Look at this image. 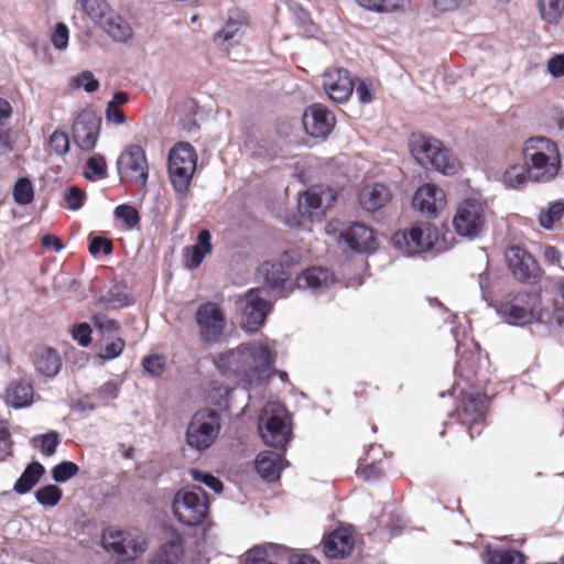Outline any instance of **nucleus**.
<instances>
[{"label": "nucleus", "instance_id": "12", "mask_svg": "<svg viewBox=\"0 0 564 564\" xmlns=\"http://www.w3.org/2000/svg\"><path fill=\"white\" fill-rule=\"evenodd\" d=\"M199 339L207 344L217 343L226 328V315L216 303L206 302L195 313Z\"/></svg>", "mask_w": 564, "mask_h": 564}, {"label": "nucleus", "instance_id": "23", "mask_svg": "<svg viewBox=\"0 0 564 564\" xmlns=\"http://www.w3.org/2000/svg\"><path fill=\"white\" fill-rule=\"evenodd\" d=\"M290 254L285 253L281 262H265L259 270L265 284L279 294H282L284 290H286L285 285L291 275L288 264Z\"/></svg>", "mask_w": 564, "mask_h": 564}, {"label": "nucleus", "instance_id": "29", "mask_svg": "<svg viewBox=\"0 0 564 564\" xmlns=\"http://www.w3.org/2000/svg\"><path fill=\"white\" fill-rule=\"evenodd\" d=\"M33 364L40 375L48 378L55 377L62 367L59 355L50 347L37 348L33 356Z\"/></svg>", "mask_w": 564, "mask_h": 564}, {"label": "nucleus", "instance_id": "34", "mask_svg": "<svg viewBox=\"0 0 564 564\" xmlns=\"http://www.w3.org/2000/svg\"><path fill=\"white\" fill-rule=\"evenodd\" d=\"M75 7L96 24L104 21L112 10L106 0H76Z\"/></svg>", "mask_w": 564, "mask_h": 564}, {"label": "nucleus", "instance_id": "53", "mask_svg": "<svg viewBox=\"0 0 564 564\" xmlns=\"http://www.w3.org/2000/svg\"><path fill=\"white\" fill-rule=\"evenodd\" d=\"M73 84L78 88H84L87 93H93L99 87L98 80L90 72L82 73L79 76L73 79Z\"/></svg>", "mask_w": 564, "mask_h": 564}, {"label": "nucleus", "instance_id": "37", "mask_svg": "<svg viewBox=\"0 0 564 564\" xmlns=\"http://www.w3.org/2000/svg\"><path fill=\"white\" fill-rule=\"evenodd\" d=\"M529 181H531L529 177V169L524 162L523 164L510 165L502 175L503 184L511 188H520Z\"/></svg>", "mask_w": 564, "mask_h": 564}, {"label": "nucleus", "instance_id": "2", "mask_svg": "<svg viewBox=\"0 0 564 564\" xmlns=\"http://www.w3.org/2000/svg\"><path fill=\"white\" fill-rule=\"evenodd\" d=\"M523 162L528 165L532 182L546 183L554 180L562 166L558 147L545 137H533L523 143Z\"/></svg>", "mask_w": 564, "mask_h": 564}, {"label": "nucleus", "instance_id": "15", "mask_svg": "<svg viewBox=\"0 0 564 564\" xmlns=\"http://www.w3.org/2000/svg\"><path fill=\"white\" fill-rule=\"evenodd\" d=\"M336 199V193L327 186L315 185L299 198L300 212L312 220H319Z\"/></svg>", "mask_w": 564, "mask_h": 564}, {"label": "nucleus", "instance_id": "64", "mask_svg": "<svg viewBox=\"0 0 564 564\" xmlns=\"http://www.w3.org/2000/svg\"><path fill=\"white\" fill-rule=\"evenodd\" d=\"M106 118L108 121L117 124H123L126 122V117L122 110L119 107H113L112 105H107Z\"/></svg>", "mask_w": 564, "mask_h": 564}, {"label": "nucleus", "instance_id": "45", "mask_svg": "<svg viewBox=\"0 0 564 564\" xmlns=\"http://www.w3.org/2000/svg\"><path fill=\"white\" fill-rule=\"evenodd\" d=\"M33 185L28 178H20L14 186L13 197L19 205H26L33 199Z\"/></svg>", "mask_w": 564, "mask_h": 564}, {"label": "nucleus", "instance_id": "61", "mask_svg": "<svg viewBox=\"0 0 564 564\" xmlns=\"http://www.w3.org/2000/svg\"><path fill=\"white\" fill-rule=\"evenodd\" d=\"M133 544H135V543L126 541V543L123 544V549H126L127 552H122L121 556H124V557L131 560V558L138 557L139 555L144 553L147 550V546H148L145 535L142 533V543L140 545V550L138 547H133Z\"/></svg>", "mask_w": 564, "mask_h": 564}, {"label": "nucleus", "instance_id": "39", "mask_svg": "<svg viewBox=\"0 0 564 564\" xmlns=\"http://www.w3.org/2000/svg\"><path fill=\"white\" fill-rule=\"evenodd\" d=\"M245 25L241 22L228 20L225 26L215 35V42L217 44L237 43L243 32Z\"/></svg>", "mask_w": 564, "mask_h": 564}, {"label": "nucleus", "instance_id": "51", "mask_svg": "<svg viewBox=\"0 0 564 564\" xmlns=\"http://www.w3.org/2000/svg\"><path fill=\"white\" fill-rule=\"evenodd\" d=\"M124 340L121 338H115L110 343L106 344L99 352L100 358L102 359H115L121 355L124 349Z\"/></svg>", "mask_w": 564, "mask_h": 564}, {"label": "nucleus", "instance_id": "20", "mask_svg": "<svg viewBox=\"0 0 564 564\" xmlns=\"http://www.w3.org/2000/svg\"><path fill=\"white\" fill-rule=\"evenodd\" d=\"M452 334L457 343L456 355L458 357L457 368L460 375H469L475 371L479 361V345L473 338L463 333L460 338L459 328L453 327Z\"/></svg>", "mask_w": 564, "mask_h": 564}, {"label": "nucleus", "instance_id": "27", "mask_svg": "<svg viewBox=\"0 0 564 564\" xmlns=\"http://www.w3.org/2000/svg\"><path fill=\"white\" fill-rule=\"evenodd\" d=\"M354 543L355 541L350 529L339 528L325 539L324 552L326 556L332 558L343 557L350 553Z\"/></svg>", "mask_w": 564, "mask_h": 564}, {"label": "nucleus", "instance_id": "48", "mask_svg": "<svg viewBox=\"0 0 564 564\" xmlns=\"http://www.w3.org/2000/svg\"><path fill=\"white\" fill-rule=\"evenodd\" d=\"M69 137L63 130H55L50 137V145L58 155H64L69 151Z\"/></svg>", "mask_w": 564, "mask_h": 564}, {"label": "nucleus", "instance_id": "28", "mask_svg": "<svg viewBox=\"0 0 564 564\" xmlns=\"http://www.w3.org/2000/svg\"><path fill=\"white\" fill-rule=\"evenodd\" d=\"M212 236L207 229L199 231L194 246L185 247L184 262L188 269H196L200 265L207 254L212 252Z\"/></svg>", "mask_w": 564, "mask_h": 564}, {"label": "nucleus", "instance_id": "11", "mask_svg": "<svg viewBox=\"0 0 564 564\" xmlns=\"http://www.w3.org/2000/svg\"><path fill=\"white\" fill-rule=\"evenodd\" d=\"M325 232L334 236L338 243H346L351 250L368 252L375 250L376 239L371 228L364 224L354 223L345 228H339L338 221H329Z\"/></svg>", "mask_w": 564, "mask_h": 564}, {"label": "nucleus", "instance_id": "7", "mask_svg": "<svg viewBox=\"0 0 564 564\" xmlns=\"http://www.w3.org/2000/svg\"><path fill=\"white\" fill-rule=\"evenodd\" d=\"M259 430L267 445L284 447L292 434L285 408L278 402L267 403L260 416Z\"/></svg>", "mask_w": 564, "mask_h": 564}, {"label": "nucleus", "instance_id": "16", "mask_svg": "<svg viewBox=\"0 0 564 564\" xmlns=\"http://www.w3.org/2000/svg\"><path fill=\"white\" fill-rule=\"evenodd\" d=\"M101 118L93 110L80 111L73 123L72 134L75 144L83 151L95 149L100 133Z\"/></svg>", "mask_w": 564, "mask_h": 564}, {"label": "nucleus", "instance_id": "22", "mask_svg": "<svg viewBox=\"0 0 564 564\" xmlns=\"http://www.w3.org/2000/svg\"><path fill=\"white\" fill-rule=\"evenodd\" d=\"M359 206L369 213L384 207L392 198L391 191L382 183L364 185L358 192Z\"/></svg>", "mask_w": 564, "mask_h": 564}, {"label": "nucleus", "instance_id": "33", "mask_svg": "<svg viewBox=\"0 0 564 564\" xmlns=\"http://www.w3.org/2000/svg\"><path fill=\"white\" fill-rule=\"evenodd\" d=\"M482 561L486 564H523L524 556L516 550H501L487 546L482 553Z\"/></svg>", "mask_w": 564, "mask_h": 564}, {"label": "nucleus", "instance_id": "55", "mask_svg": "<svg viewBox=\"0 0 564 564\" xmlns=\"http://www.w3.org/2000/svg\"><path fill=\"white\" fill-rule=\"evenodd\" d=\"M73 338L83 347H87L91 343V328L87 323H82L73 328Z\"/></svg>", "mask_w": 564, "mask_h": 564}, {"label": "nucleus", "instance_id": "52", "mask_svg": "<svg viewBox=\"0 0 564 564\" xmlns=\"http://www.w3.org/2000/svg\"><path fill=\"white\" fill-rule=\"evenodd\" d=\"M85 193L76 187H69L64 195L67 208L70 210H78L85 202Z\"/></svg>", "mask_w": 564, "mask_h": 564}, {"label": "nucleus", "instance_id": "57", "mask_svg": "<svg viewBox=\"0 0 564 564\" xmlns=\"http://www.w3.org/2000/svg\"><path fill=\"white\" fill-rule=\"evenodd\" d=\"M410 6V0H380L378 12L405 11Z\"/></svg>", "mask_w": 564, "mask_h": 564}, {"label": "nucleus", "instance_id": "44", "mask_svg": "<svg viewBox=\"0 0 564 564\" xmlns=\"http://www.w3.org/2000/svg\"><path fill=\"white\" fill-rule=\"evenodd\" d=\"M188 474L194 481L204 484L206 487L212 489L215 494H220L224 489L223 482L209 473L202 471L196 468H191L188 470Z\"/></svg>", "mask_w": 564, "mask_h": 564}, {"label": "nucleus", "instance_id": "42", "mask_svg": "<svg viewBox=\"0 0 564 564\" xmlns=\"http://www.w3.org/2000/svg\"><path fill=\"white\" fill-rule=\"evenodd\" d=\"M58 443L59 438L56 432H50L32 438L33 446L40 448L45 456H52L56 452Z\"/></svg>", "mask_w": 564, "mask_h": 564}, {"label": "nucleus", "instance_id": "49", "mask_svg": "<svg viewBox=\"0 0 564 564\" xmlns=\"http://www.w3.org/2000/svg\"><path fill=\"white\" fill-rule=\"evenodd\" d=\"M115 215L118 219L122 220L129 229L135 227L140 221L137 209L130 205L118 206L115 209Z\"/></svg>", "mask_w": 564, "mask_h": 564}, {"label": "nucleus", "instance_id": "10", "mask_svg": "<svg viewBox=\"0 0 564 564\" xmlns=\"http://www.w3.org/2000/svg\"><path fill=\"white\" fill-rule=\"evenodd\" d=\"M219 431L220 423L216 411H197L187 426V444L192 448L204 451L213 445L219 434Z\"/></svg>", "mask_w": 564, "mask_h": 564}, {"label": "nucleus", "instance_id": "18", "mask_svg": "<svg viewBox=\"0 0 564 564\" xmlns=\"http://www.w3.org/2000/svg\"><path fill=\"white\" fill-rule=\"evenodd\" d=\"M336 123L334 113L321 104L308 107L303 115V126L313 138H326Z\"/></svg>", "mask_w": 564, "mask_h": 564}, {"label": "nucleus", "instance_id": "40", "mask_svg": "<svg viewBox=\"0 0 564 564\" xmlns=\"http://www.w3.org/2000/svg\"><path fill=\"white\" fill-rule=\"evenodd\" d=\"M541 18L547 23H556L564 12V0H538Z\"/></svg>", "mask_w": 564, "mask_h": 564}, {"label": "nucleus", "instance_id": "9", "mask_svg": "<svg viewBox=\"0 0 564 564\" xmlns=\"http://www.w3.org/2000/svg\"><path fill=\"white\" fill-rule=\"evenodd\" d=\"M438 240V230L430 223H419L392 237L393 246L406 256L431 250Z\"/></svg>", "mask_w": 564, "mask_h": 564}, {"label": "nucleus", "instance_id": "56", "mask_svg": "<svg viewBox=\"0 0 564 564\" xmlns=\"http://www.w3.org/2000/svg\"><path fill=\"white\" fill-rule=\"evenodd\" d=\"M143 368L151 376H160L164 370V360L160 356H149L143 359Z\"/></svg>", "mask_w": 564, "mask_h": 564}, {"label": "nucleus", "instance_id": "13", "mask_svg": "<svg viewBox=\"0 0 564 564\" xmlns=\"http://www.w3.org/2000/svg\"><path fill=\"white\" fill-rule=\"evenodd\" d=\"M263 289H251L240 300L241 326L245 330L253 333L258 330L270 312V303Z\"/></svg>", "mask_w": 564, "mask_h": 564}, {"label": "nucleus", "instance_id": "60", "mask_svg": "<svg viewBox=\"0 0 564 564\" xmlns=\"http://www.w3.org/2000/svg\"><path fill=\"white\" fill-rule=\"evenodd\" d=\"M547 70L554 77L564 76V54L553 56L547 62Z\"/></svg>", "mask_w": 564, "mask_h": 564}, {"label": "nucleus", "instance_id": "8", "mask_svg": "<svg viewBox=\"0 0 564 564\" xmlns=\"http://www.w3.org/2000/svg\"><path fill=\"white\" fill-rule=\"evenodd\" d=\"M455 232L464 238L475 239L484 230L486 225V205L475 197L462 200L453 217Z\"/></svg>", "mask_w": 564, "mask_h": 564}, {"label": "nucleus", "instance_id": "32", "mask_svg": "<svg viewBox=\"0 0 564 564\" xmlns=\"http://www.w3.org/2000/svg\"><path fill=\"white\" fill-rule=\"evenodd\" d=\"M98 25L115 41L122 42L131 37L132 30L129 23L113 10Z\"/></svg>", "mask_w": 564, "mask_h": 564}, {"label": "nucleus", "instance_id": "14", "mask_svg": "<svg viewBox=\"0 0 564 564\" xmlns=\"http://www.w3.org/2000/svg\"><path fill=\"white\" fill-rule=\"evenodd\" d=\"M121 178H129L144 185L148 181L149 167L144 150L140 145L128 147L117 162Z\"/></svg>", "mask_w": 564, "mask_h": 564}, {"label": "nucleus", "instance_id": "59", "mask_svg": "<svg viewBox=\"0 0 564 564\" xmlns=\"http://www.w3.org/2000/svg\"><path fill=\"white\" fill-rule=\"evenodd\" d=\"M356 95L360 102L369 104L373 99V88L372 85L361 80L356 86Z\"/></svg>", "mask_w": 564, "mask_h": 564}, {"label": "nucleus", "instance_id": "24", "mask_svg": "<svg viewBox=\"0 0 564 564\" xmlns=\"http://www.w3.org/2000/svg\"><path fill=\"white\" fill-rule=\"evenodd\" d=\"M150 564H184L183 535L172 530L167 540L161 545Z\"/></svg>", "mask_w": 564, "mask_h": 564}, {"label": "nucleus", "instance_id": "46", "mask_svg": "<svg viewBox=\"0 0 564 564\" xmlns=\"http://www.w3.org/2000/svg\"><path fill=\"white\" fill-rule=\"evenodd\" d=\"M107 174V164L101 155H94L87 161L85 176L89 180L102 178Z\"/></svg>", "mask_w": 564, "mask_h": 564}, {"label": "nucleus", "instance_id": "36", "mask_svg": "<svg viewBox=\"0 0 564 564\" xmlns=\"http://www.w3.org/2000/svg\"><path fill=\"white\" fill-rule=\"evenodd\" d=\"M121 382L117 380H109L101 384L96 392L89 398L93 400L90 409L100 405H107L110 401L117 399L120 391Z\"/></svg>", "mask_w": 564, "mask_h": 564}, {"label": "nucleus", "instance_id": "50", "mask_svg": "<svg viewBox=\"0 0 564 564\" xmlns=\"http://www.w3.org/2000/svg\"><path fill=\"white\" fill-rule=\"evenodd\" d=\"M69 31L65 23L59 22L56 24L55 30L51 36L52 44L57 50H65L68 45Z\"/></svg>", "mask_w": 564, "mask_h": 564}, {"label": "nucleus", "instance_id": "47", "mask_svg": "<svg viewBox=\"0 0 564 564\" xmlns=\"http://www.w3.org/2000/svg\"><path fill=\"white\" fill-rule=\"evenodd\" d=\"M79 468L75 463L63 462L52 470V477L57 482H65L78 473Z\"/></svg>", "mask_w": 564, "mask_h": 564}, {"label": "nucleus", "instance_id": "58", "mask_svg": "<svg viewBox=\"0 0 564 564\" xmlns=\"http://www.w3.org/2000/svg\"><path fill=\"white\" fill-rule=\"evenodd\" d=\"M10 433L7 423L0 420V460L10 455Z\"/></svg>", "mask_w": 564, "mask_h": 564}, {"label": "nucleus", "instance_id": "17", "mask_svg": "<svg viewBox=\"0 0 564 564\" xmlns=\"http://www.w3.org/2000/svg\"><path fill=\"white\" fill-rule=\"evenodd\" d=\"M412 205L422 215L433 218L446 206L444 191L435 184L426 183L420 186L413 196Z\"/></svg>", "mask_w": 564, "mask_h": 564}, {"label": "nucleus", "instance_id": "5", "mask_svg": "<svg viewBox=\"0 0 564 564\" xmlns=\"http://www.w3.org/2000/svg\"><path fill=\"white\" fill-rule=\"evenodd\" d=\"M409 145L413 158L421 166L446 175L456 173V161L440 140L424 134H413Z\"/></svg>", "mask_w": 564, "mask_h": 564}, {"label": "nucleus", "instance_id": "38", "mask_svg": "<svg viewBox=\"0 0 564 564\" xmlns=\"http://www.w3.org/2000/svg\"><path fill=\"white\" fill-rule=\"evenodd\" d=\"M486 411V401L484 397L469 399L464 403L463 422L477 424L482 421Z\"/></svg>", "mask_w": 564, "mask_h": 564}, {"label": "nucleus", "instance_id": "63", "mask_svg": "<svg viewBox=\"0 0 564 564\" xmlns=\"http://www.w3.org/2000/svg\"><path fill=\"white\" fill-rule=\"evenodd\" d=\"M357 474L365 480H375L381 475V470L376 465L359 466Z\"/></svg>", "mask_w": 564, "mask_h": 564}, {"label": "nucleus", "instance_id": "19", "mask_svg": "<svg viewBox=\"0 0 564 564\" xmlns=\"http://www.w3.org/2000/svg\"><path fill=\"white\" fill-rule=\"evenodd\" d=\"M323 88L335 102H345L354 90V82L344 68H329L323 74Z\"/></svg>", "mask_w": 564, "mask_h": 564}, {"label": "nucleus", "instance_id": "25", "mask_svg": "<svg viewBox=\"0 0 564 564\" xmlns=\"http://www.w3.org/2000/svg\"><path fill=\"white\" fill-rule=\"evenodd\" d=\"M126 541L134 542L133 547L140 550L142 532L139 530L120 531L108 529L102 534V545L105 550L120 556L122 552H127V550L123 549Z\"/></svg>", "mask_w": 564, "mask_h": 564}, {"label": "nucleus", "instance_id": "6", "mask_svg": "<svg viewBox=\"0 0 564 564\" xmlns=\"http://www.w3.org/2000/svg\"><path fill=\"white\" fill-rule=\"evenodd\" d=\"M172 511L182 524L199 525L209 512L208 496L197 486H186L174 495Z\"/></svg>", "mask_w": 564, "mask_h": 564}, {"label": "nucleus", "instance_id": "41", "mask_svg": "<svg viewBox=\"0 0 564 564\" xmlns=\"http://www.w3.org/2000/svg\"><path fill=\"white\" fill-rule=\"evenodd\" d=\"M564 214V203L554 202L550 204L546 210L540 213V224L545 229H553L556 223L561 220Z\"/></svg>", "mask_w": 564, "mask_h": 564}, {"label": "nucleus", "instance_id": "31", "mask_svg": "<svg viewBox=\"0 0 564 564\" xmlns=\"http://www.w3.org/2000/svg\"><path fill=\"white\" fill-rule=\"evenodd\" d=\"M283 467L282 456L271 451L260 453L256 459L257 471L269 481L278 479Z\"/></svg>", "mask_w": 564, "mask_h": 564}, {"label": "nucleus", "instance_id": "4", "mask_svg": "<svg viewBox=\"0 0 564 564\" xmlns=\"http://www.w3.org/2000/svg\"><path fill=\"white\" fill-rule=\"evenodd\" d=\"M198 155L194 147L187 142H178L169 154L167 172L175 191L176 199L185 206L186 195L197 166Z\"/></svg>", "mask_w": 564, "mask_h": 564}, {"label": "nucleus", "instance_id": "43", "mask_svg": "<svg viewBox=\"0 0 564 564\" xmlns=\"http://www.w3.org/2000/svg\"><path fill=\"white\" fill-rule=\"evenodd\" d=\"M62 498V490L55 485H47L35 492L36 501L44 507L56 506Z\"/></svg>", "mask_w": 564, "mask_h": 564}, {"label": "nucleus", "instance_id": "30", "mask_svg": "<svg viewBox=\"0 0 564 564\" xmlns=\"http://www.w3.org/2000/svg\"><path fill=\"white\" fill-rule=\"evenodd\" d=\"M33 395L31 383L24 380H14L6 389L4 401L14 409H21L31 405Z\"/></svg>", "mask_w": 564, "mask_h": 564}, {"label": "nucleus", "instance_id": "21", "mask_svg": "<svg viewBox=\"0 0 564 564\" xmlns=\"http://www.w3.org/2000/svg\"><path fill=\"white\" fill-rule=\"evenodd\" d=\"M506 260L513 275L520 281L535 276L538 264L534 258L524 249L513 246L507 249Z\"/></svg>", "mask_w": 564, "mask_h": 564}, {"label": "nucleus", "instance_id": "1", "mask_svg": "<svg viewBox=\"0 0 564 564\" xmlns=\"http://www.w3.org/2000/svg\"><path fill=\"white\" fill-rule=\"evenodd\" d=\"M275 358L274 340H253L224 352L216 359L225 376H232L249 384L260 382L272 368Z\"/></svg>", "mask_w": 564, "mask_h": 564}, {"label": "nucleus", "instance_id": "35", "mask_svg": "<svg viewBox=\"0 0 564 564\" xmlns=\"http://www.w3.org/2000/svg\"><path fill=\"white\" fill-rule=\"evenodd\" d=\"M43 474L44 467L39 462L29 464L15 481L13 490L19 495L29 492L39 482Z\"/></svg>", "mask_w": 564, "mask_h": 564}, {"label": "nucleus", "instance_id": "3", "mask_svg": "<svg viewBox=\"0 0 564 564\" xmlns=\"http://www.w3.org/2000/svg\"><path fill=\"white\" fill-rule=\"evenodd\" d=\"M498 314L511 325H527L536 321L553 325L561 324L560 317H551L541 308V299L535 293L508 294L498 305Z\"/></svg>", "mask_w": 564, "mask_h": 564}, {"label": "nucleus", "instance_id": "26", "mask_svg": "<svg viewBox=\"0 0 564 564\" xmlns=\"http://www.w3.org/2000/svg\"><path fill=\"white\" fill-rule=\"evenodd\" d=\"M335 282V278L327 269L313 267L303 271L296 278L299 289H307L313 292L328 289Z\"/></svg>", "mask_w": 564, "mask_h": 564}, {"label": "nucleus", "instance_id": "54", "mask_svg": "<svg viewBox=\"0 0 564 564\" xmlns=\"http://www.w3.org/2000/svg\"><path fill=\"white\" fill-rule=\"evenodd\" d=\"M89 252L94 257H97L101 252L105 254H110L112 252V243L106 238L94 237L89 243Z\"/></svg>", "mask_w": 564, "mask_h": 564}, {"label": "nucleus", "instance_id": "62", "mask_svg": "<svg viewBox=\"0 0 564 564\" xmlns=\"http://www.w3.org/2000/svg\"><path fill=\"white\" fill-rule=\"evenodd\" d=\"M94 325L102 333H113L117 332L119 327L116 321L107 318L106 316H95Z\"/></svg>", "mask_w": 564, "mask_h": 564}]
</instances>
